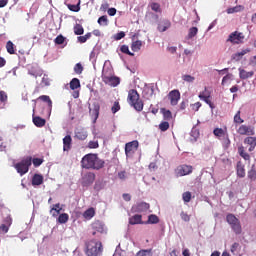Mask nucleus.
Segmentation results:
<instances>
[{"label": "nucleus", "mask_w": 256, "mask_h": 256, "mask_svg": "<svg viewBox=\"0 0 256 256\" xmlns=\"http://www.w3.org/2000/svg\"><path fill=\"white\" fill-rule=\"evenodd\" d=\"M79 87H81V82L79 81V78H73L70 81V89L72 91H75V89H79Z\"/></svg>", "instance_id": "34"}, {"label": "nucleus", "mask_w": 256, "mask_h": 256, "mask_svg": "<svg viewBox=\"0 0 256 256\" xmlns=\"http://www.w3.org/2000/svg\"><path fill=\"white\" fill-rule=\"evenodd\" d=\"M121 109V105L119 104V102H114L112 108H111V111L112 113H117V111H119Z\"/></svg>", "instance_id": "58"}, {"label": "nucleus", "mask_w": 256, "mask_h": 256, "mask_svg": "<svg viewBox=\"0 0 256 256\" xmlns=\"http://www.w3.org/2000/svg\"><path fill=\"white\" fill-rule=\"evenodd\" d=\"M159 129L160 131H163V132L167 131L169 129V122L167 121L161 122L159 124Z\"/></svg>", "instance_id": "51"}, {"label": "nucleus", "mask_w": 256, "mask_h": 256, "mask_svg": "<svg viewBox=\"0 0 256 256\" xmlns=\"http://www.w3.org/2000/svg\"><path fill=\"white\" fill-rule=\"evenodd\" d=\"M102 81L105 85H109L110 87H117L119 83H121V78L117 76H107V74H102Z\"/></svg>", "instance_id": "6"}, {"label": "nucleus", "mask_w": 256, "mask_h": 256, "mask_svg": "<svg viewBox=\"0 0 256 256\" xmlns=\"http://www.w3.org/2000/svg\"><path fill=\"white\" fill-rule=\"evenodd\" d=\"M182 199L184 203H189L191 201V192H184L182 194Z\"/></svg>", "instance_id": "52"}, {"label": "nucleus", "mask_w": 256, "mask_h": 256, "mask_svg": "<svg viewBox=\"0 0 256 256\" xmlns=\"http://www.w3.org/2000/svg\"><path fill=\"white\" fill-rule=\"evenodd\" d=\"M72 145H73V138H71V135H66L63 138V151H71Z\"/></svg>", "instance_id": "20"}, {"label": "nucleus", "mask_w": 256, "mask_h": 256, "mask_svg": "<svg viewBox=\"0 0 256 256\" xmlns=\"http://www.w3.org/2000/svg\"><path fill=\"white\" fill-rule=\"evenodd\" d=\"M182 79L186 82V83H193V81H195V77L189 75V74H185L182 76Z\"/></svg>", "instance_id": "53"}, {"label": "nucleus", "mask_w": 256, "mask_h": 256, "mask_svg": "<svg viewBox=\"0 0 256 256\" xmlns=\"http://www.w3.org/2000/svg\"><path fill=\"white\" fill-rule=\"evenodd\" d=\"M54 43H55L56 45H63V44L65 43V38H64V36L61 35V34L58 35V36L55 38Z\"/></svg>", "instance_id": "50"}, {"label": "nucleus", "mask_w": 256, "mask_h": 256, "mask_svg": "<svg viewBox=\"0 0 256 256\" xmlns=\"http://www.w3.org/2000/svg\"><path fill=\"white\" fill-rule=\"evenodd\" d=\"M237 249H239V243L235 242L232 246H231V253H235V251H237Z\"/></svg>", "instance_id": "63"}, {"label": "nucleus", "mask_w": 256, "mask_h": 256, "mask_svg": "<svg viewBox=\"0 0 256 256\" xmlns=\"http://www.w3.org/2000/svg\"><path fill=\"white\" fill-rule=\"evenodd\" d=\"M14 167L17 173L21 176L29 173V167H31V156L23 158L20 162L16 163Z\"/></svg>", "instance_id": "5"}, {"label": "nucleus", "mask_w": 256, "mask_h": 256, "mask_svg": "<svg viewBox=\"0 0 256 256\" xmlns=\"http://www.w3.org/2000/svg\"><path fill=\"white\" fill-rule=\"evenodd\" d=\"M236 173H237V176L240 178L245 177V166L241 164V162H238L237 164Z\"/></svg>", "instance_id": "31"}, {"label": "nucleus", "mask_w": 256, "mask_h": 256, "mask_svg": "<svg viewBox=\"0 0 256 256\" xmlns=\"http://www.w3.org/2000/svg\"><path fill=\"white\" fill-rule=\"evenodd\" d=\"M74 33L75 35H83V33H85V29H83L81 24H76L74 26Z\"/></svg>", "instance_id": "43"}, {"label": "nucleus", "mask_w": 256, "mask_h": 256, "mask_svg": "<svg viewBox=\"0 0 256 256\" xmlns=\"http://www.w3.org/2000/svg\"><path fill=\"white\" fill-rule=\"evenodd\" d=\"M120 51H121V53H125L126 55H130V57H134V55H135L133 52L129 51V46H127V45H122L120 47Z\"/></svg>", "instance_id": "45"}, {"label": "nucleus", "mask_w": 256, "mask_h": 256, "mask_svg": "<svg viewBox=\"0 0 256 256\" xmlns=\"http://www.w3.org/2000/svg\"><path fill=\"white\" fill-rule=\"evenodd\" d=\"M237 133L238 135H247L248 137H251L255 135V127L242 124L237 129Z\"/></svg>", "instance_id": "8"}, {"label": "nucleus", "mask_w": 256, "mask_h": 256, "mask_svg": "<svg viewBox=\"0 0 256 256\" xmlns=\"http://www.w3.org/2000/svg\"><path fill=\"white\" fill-rule=\"evenodd\" d=\"M81 167L83 169H103L105 167V161H103L97 154H86L81 160Z\"/></svg>", "instance_id": "1"}, {"label": "nucleus", "mask_w": 256, "mask_h": 256, "mask_svg": "<svg viewBox=\"0 0 256 256\" xmlns=\"http://www.w3.org/2000/svg\"><path fill=\"white\" fill-rule=\"evenodd\" d=\"M223 149H229L231 147V139L229 134L220 139Z\"/></svg>", "instance_id": "30"}, {"label": "nucleus", "mask_w": 256, "mask_h": 256, "mask_svg": "<svg viewBox=\"0 0 256 256\" xmlns=\"http://www.w3.org/2000/svg\"><path fill=\"white\" fill-rule=\"evenodd\" d=\"M244 145H248V151L251 153V151H255L256 147V137L249 136L244 139Z\"/></svg>", "instance_id": "18"}, {"label": "nucleus", "mask_w": 256, "mask_h": 256, "mask_svg": "<svg viewBox=\"0 0 256 256\" xmlns=\"http://www.w3.org/2000/svg\"><path fill=\"white\" fill-rule=\"evenodd\" d=\"M238 153L240 157H242V159H244L245 161H249V159H251V156L245 151V147L243 146H240L238 148Z\"/></svg>", "instance_id": "32"}, {"label": "nucleus", "mask_w": 256, "mask_h": 256, "mask_svg": "<svg viewBox=\"0 0 256 256\" xmlns=\"http://www.w3.org/2000/svg\"><path fill=\"white\" fill-rule=\"evenodd\" d=\"M145 223L146 225H157V223H159V217L155 214H151L148 216V220Z\"/></svg>", "instance_id": "29"}, {"label": "nucleus", "mask_w": 256, "mask_h": 256, "mask_svg": "<svg viewBox=\"0 0 256 256\" xmlns=\"http://www.w3.org/2000/svg\"><path fill=\"white\" fill-rule=\"evenodd\" d=\"M103 253V244L95 240L86 243V255L100 256Z\"/></svg>", "instance_id": "3"}, {"label": "nucleus", "mask_w": 256, "mask_h": 256, "mask_svg": "<svg viewBox=\"0 0 256 256\" xmlns=\"http://www.w3.org/2000/svg\"><path fill=\"white\" fill-rule=\"evenodd\" d=\"M253 75H255V72L253 71L247 72V70L239 68L240 79H250V77H253Z\"/></svg>", "instance_id": "26"}, {"label": "nucleus", "mask_w": 256, "mask_h": 256, "mask_svg": "<svg viewBox=\"0 0 256 256\" xmlns=\"http://www.w3.org/2000/svg\"><path fill=\"white\" fill-rule=\"evenodd\" d=\"M11 225H13V218L7 216L0 225V233H9V227H11Z\"/></svg>", "instance_id": "15"}, {"label": "nucleus", "mask_w": 256, "mask_h": 256, "mask_svg": "<svg viewBox=\"0 0 256 256\" xmlns=\"http://www.w3.org/2000/svg\"><path fill=\"white\" fill-rule=\"evenodd\" d=\"M127 101L129 105H131V107L135 109V111H138V112L143 111V107H144L143 100H141L139 96V92H137V90L135 89L129 90Z\"/></svg>", "instance_id": "2"}, {"label": "nucleus", "mask_w": 256, "mask_h": 256, "mask_svg": "<svg viewBox=\"0 0 256 256\" xmlns=\"http://www.w3.org/2000/svg\"><path fill=\"white\" fill-rule=\"evenodd\" d=\"M243 9H245V7H243L241 5H238V6H235V7H232V8H228L226 10V13H228V15H231L233 13H241V11H243Z\"/></svg>", "instance_id": "33"}, {"label": "nucleus", "mask_w": 256, "mask_h": 256, "mask_svg": "<svg viewBox=\"0 0 256 256\" xmlns=\"http://www.w3.org/2000/svg\"><path fill=\"white\" fill-rule=\"evenodd\" d=\"M97 233L103 234L105 233V225L101 223V221H95L92 224V235L95 236Z\"/></svg>", "instance_id": "16"}, {"label": "nucleus", "mask_w": 256, "mask_h": 256, "mask_svg": "<svg viewBox=\"0 0 256 256\" xmlns=\"http://www.w3.org/2000/svg\"><path fill=\"white\" fill-rule=\"evenodd\" d=\"M57 221H58V223H60L62 225L67 223V221H69V214H67V213L60 214Z\"/></svg>", "instance_id": "41"}, {"label": "nucleus", "mask_w": 256, "mask_h": 256, "mask_svg": "<svg viewBox=\"0 0 256 256\" xmlns=\"http://www.w3.org/2000/svg\"><path fill=\"white\" fill-rule=\"evenodd\" d=\"M149 7L151 8L152 11H154L155 13H161V4L157 3V2H152L149 4Z\"/></svg>", "instance_id": "40"}, {"label": "nucleus", "mask_w": 256, "mask_h": 256, "mask_svg": "<svg viewBox=\"0 0 256 256\" xmlns=\"http://www.w3.org/2000/svg\"><path fill=\"white\" fill-rule=\"evenodd\" d=\"M149 203L147 202H140L138 204H135L134 206H132V213H145L147 211H149Z\"/></svg>", "instance_id": "12"}, {"label": "nucleus", "mask_w": 256, "mask_h": 256, "mask_svg": "<svg viewBox=\"0 0 256 256\" xmlns=\"http://www.w3.org/2000/svg\"><path fill=\"white\" fill-rule=\"evenodd\" d=\"M170 27H171V20L164 19L158 24L157 29L159 33H165V31H167V29H170Z\"/></svg>", "instance_id": "19"}, {"label": "nucleus", "mask_w": 256, "mask_h": 256, "mask_svg": "<svg viewBox=\"0 0 256 256\" xmlns=\"http://www.w3.org/2000/svg\"><path fill=\"white\" fill-rule=\"evenodd\" d=\"M180 217L182 221H185L186 223H189L191 221V216L186 212H181Z\"/></svg>", "instance_id": "54"}, {"label": "nucleus", "mask_w": 256, "mask_h": 256, "mask_svg": "<svg viewBox=\"0 0 256 256\" xmlns=\"http://www.w3.org/2000/svg\"><path fill=\"white\" fill-rule=\"evenodd\" d=\"M6 50L9 55H15V44L12 41L6 43Z\"/></svg>", "instance_id": "39"}, {"label": "nucleus", "mask_w": 256, "mask_h": 256, "mask_svg": "<svg viewBox=\"0 0 256 256\" xmlns=\"http://www.w3.org/2000/svg\"><path fill=\"white\" fill-rule=\"evenodd\" d=\"M43 161V158H31V164L33 163L34 167H41Z\"/></svg>", "instance_id": "46"}, {"label": "nucleus", "mask_w": 256, "mask_h": 256, "mask_svg": "<svg viewBox=\"0 0 256 256\" xmlns=\"http://www.w3.org/2000/svg\"><path fill=\"white\" fill-rule=\"evenodd\" d=\"M122 197L124 201H131V194L124 193Z\"/></svg>", "instance_id": "64"}, {"label": "nucleus", "mask_w": 256, "mask_h": 256, "mask_svg": "<svg viewBox=\"0 0 256 256\" xmlns=\"http://www.w3.org/2000/svg\"><path fill=\"white\" fill-rule=\"evenodd\" d=\"M107 13L110 15V17H115V15H117V9L109 8Z\"/></svg>", "instance_id": "61"}, {"label": "nucleus", "mask_w": 256, "mask_h": 256, "mask_svg": "<svg viewBox=\"0 0 256 256\" xmlns=\"http://www.w3.org/2000/svg\"><path fill=\"white\" fill-rule=\"evenodd\" d=\"M226 221L236 235H241L243 231L241 228V221H239V219L234 214H227Z\"/></svg>", "instance_id": "4"}, {"label": "nucleus", "mask_w": 256, "mask_h": 256, "mask_svg": "<svg viewBox=\"0 0 256 256\" xmlns=\"http://www.w3.org/2000/svg\"><path fill=\"white\" fill-rule=\"evenodd\" d=\"M119 179L125 180L127 179V173L125 171H121L118 173Z\"/></svg>", "instance_id": "62"}, {"label": "nucleus", "mask_w": 256, "mask_h": 256, "mask_svg": "<svg viewBox=\"0 0 256 256\" xmlns=\"http://www.w3.org/2000/svg\"><path fill=\"white\" fill-rule=\"evenodd\" d=\"M198 97L201 101H205L206 104L209 105L210 109H215V104L211 102V91H209L207 87L204 88V91L199 93Z\"/></svg>", "instance_id": "7"}, {"label": "nucleus", "mask_w": 256, "mask_h": 256, "mask_svg": "<svg viewBox=\"0 0 256 256\" xmlns=\"http://www.w3.org/2000/svg\"><path fill=\"white\" fill-rule=\"evenodd\" d=\"M55 211L57 215H59L61 213V204L57 203L54 205V207L51 209V212ZM56 214H53V216L55 217Z\"/></svg>", "instance_id": "56"}, {"label": "nucleus", "mask_w": 256, "mask_h": 256, "mask_svg": "<svg viewBox=\"0 0 256 256\" xmlns=\"http://www.w3.org/2000/svg\"><path fill=\"white\" fill-rule=\"evenodd\" d=\"M248 179H250V181H256V170H255V167H252L248 171Z\"/></svg>", "instance_id": "47"}, {"label": "nucleus", "mask_w": 256, "mask_h": 256, "mask_svg": "<svg viewBox=\"0 0 256 256\" xmlns=\"http://www.w3.org/2000/svg\"><path fill=\"white\" fill-rule=\"evenodd\" d=\"M136 256H151V250H140L136 253Z\"/></svg>", "instance_id": "57"}, {"label": "nucleus", "mask_w": 256, "mask_h": 256, "mask_svg": "<svg viewBox=\"0 0 256 256\" xmlns=\"http://www.w3.org/2000/svg\"><path fill=\"white\" fill-rule=\"evenodd\" d=\"M130 225H143V216L141 214H135L129 218Z\"/></svg>", "instance_id": "22"}, {"label": "nucleus", "mask_w": 256, "mask_h": 256, "mask_svg": "<svg viewBox=\"0 0 256 256\" xmlns=\"http://www.w3.org/2000/svg\"><path fill=\"white\" fill-rule=\"evenodd\" d=\"M89 149H98L99 147V142L98 141H90L88 143Z\"/></svg>", "instance_id": "59"}, {"label": "nucleus", "mask_w": 256, "mask_h": 256, "mask_svg": "<svg viewBox=\"0 0 256 256\" xmlns=\"http://www.w3.org/2000/svg\"><path fill=\"white\" fill-rule=\"evenodd\" d=\"M74 72L76 73V75H81V73H83V65L81 63H77L74 66Z\"/></svg>", "instance_id": "49"}, {"label": "nucleus", "mask_w": 256, "mask_h": 256, "mask_svg": "<svg viewBox=\"0 0 256 256\" xmlns=\"http://www.w3.org/2000/svg\"><path fill=\"white\" fill-rule=\"evenodd\" d=\"M243 39H245L243 33L235 31L229 35L227 41L233 43L234 45H239V43H243Z\"/></svg>", "instance_id": "9"}, {"label": "nucleus", "mask_w": 256, "mask_h": 256, "mask_svg": "<svg viewBox=\"0 0 256 256\" xmlns=\"http://www.w3.org/2000/svg\"><path fill=\"white\" fill-rule=\"evenodd\" d=\"M177 171L180 177H185V175H191L193 173V166L184 164L179 166Z\"/></svg>", "instance_id": "14"}, {"label": "nucleus", "mask_w": 256, "mask_h": 256, "mask_svg": "<svg viewBox=\"0 0 256 256\" xmlns=\"http://www.w3.org/2000/svg\"><path fill=\"white\" fill-rule=\"evenodd\" d=\"M137 149H139V141L134 140V141L126 143L125 144L126 157H129V155H133V153H135V151H137Z\"/></svg>", "instance_id": "10"}, {"label": "nucleus", "mask_w": 256, "mask_h": 256, "mask_svg": "<svg viewBox=\"0 0 256 256\" xmlns=\"http://www.w3.org/2000/svg\"><path fill=\"white\" fill-rule=\"evenodd\" d=\"M98 24L107 27V25H109V19H107V15L98 18Z\"/></svg>", "instance_id": "44"}, {"label": "nucleus", "mask_w": 256, "mask_h": 256, "mask_svg": "<svg viewBox=\"0 0 256 256\" xmlns=\"http://www.w3.org/2000/svg\"><path fill=\"white\" fill-rule=\"evenodd\" d=\"M234 123L241 125V123H245V120L241 118V111H238L234 116Z\"/></svg>", "instance_id": "48"}, {"label": "nucleus", "mask_w": 256, "mask_h": 256, "mask_svg": "<svg viewBox=\"0 0 256 256\" xmlns=\"http://www.w3.org/2000/svg\"><path fill=\"white\" fill-rule=\"evenodd\" d=\"M142 45H143V42H141L140 40H136L132 43L131 49L132 51H134V53H136L137 51H141Z\"/></svg>", "instance_id": "37"}, {"label": "nucleus", "mask_w": 256, "mask_h": 256, "mask_svg": "<svg viewBox=\"0 0 256 256\" xmlns=\"http://www.w3.org/2000/svg\"><path fill=\"white\" fill-rule=\"evenodd\" d=\"M168 99L170 101V105L175 107L179 103V99H181V92L179 90H172L168 93Z\"/></svg>", "instance_id": "11"}, {"label": "nucleus", "mask_w": 256, "mask_h": 256, "mask_svg": "<svg viewBox=\"0 0 256 256\" xmlns=\"http://www.w3.org/2000/svg\"><path fill=\"white\" fill-rule=\"evenodd\" d=\"M32 121L36 127H45V124L47 123V120L44 118H41L40 116H35V113L32 116Z\"/></svg>", "instance_id": "23"}, {"label": "nucleus", "mask_w": 256, "mask_h": 256, "mask_svg": "<svg viewBox=\"0 0 256 256\" xmlns=\"http://www.w3.org/2000/svg\"><path fill=\"white\" fill-rule=\"evenodd\" d=\"M89 134L87 133V130L85 128H76L75 130V137L76 139H79V141H85Z\"/></svg>", "instance_id": "17"}, {"label": "nucleus", "mask_w": 256, "mask_h": 256, "mask_svg": "<svg viewBox=\"0 0 256 256\" xmlns=\"http://www.w3.org/2000/svg\"><path fill=\"white\" fill-rule=\"evenodd\" d=\"M38 100L43 101L44 103H47L49 112L51 113V110L53 109V101H51V98L47 95H42L38 97Z\"/></svg>", "instance_id": "27"}, {"label": "nucleus", "mask_w": 256, "mask_h": 256, "mask_svg": "<svg viewBox=\"0 0 256 256\" xmlns=\"http://www.w3.org/2000/svg\"><path fill=\"white\" fill-rule=\"evenodd\" d=\"M100 109H101V106L99 105V103H94L93 104V109H90V115L92 117H94L95 121H97V119H99Z\"/></svg>", "instance_id": "24"}, {"label": "nucleus", "mask_w": 256, "mask_h": 256, "mask_svg": "<svg viewBox=\"0 0 256 256\" xmlns=\"http://www.w3.org/2000/svg\"><path fill=\"white\" fill-rule=\"evenodd\" d=\"M0 101L2 103H5V101H7V93H5V91H0Z\"/></svg>", "instance_id": "60"}, {"label": "nucleus", "mask_w": 256, "mask_h": 256, "mask_svg": "<svg viewBox=\"0 0 256 256\" xmlns=\"http://www.w3.org/2000/svg\"><path fill=\"white\" fill-rule=\"evenodd\" d=\"M199 33V29L197 27H191L188 31L187 39H193Z\"/></svg>", "instance_id": "42"}, {"label": "nucleus", "mask_w": 256, "mask_h": 256, "mask_svg": "<svg viewBox=\"0 0 256 256\" xmlns=\"http://www.w3.org/2000/svg\"><path fill=\"white\" fill-rule=\"evenodd\" d=\"M32 185H33V187L43 185V175L34 174L33 177H32Z\"/></svg>", "instance_id": "25"}, {"label": "nucleus", "mask_w": 256, "mask_h": 256, "mask_svg": "<svg viewBox=\"0 0 256 256\" xmlns=\"http://www.w3.org/2000/svg\"><path fill=\"white\" fill-rule=\"evenodd\" d=\"M249 53V49L242 50L241 52H237L232 55L233 61H241L243 59L244 55H247Z\"/></svg>", "instance_id": "28"}, {"label": "nucleus", "mask_w": 256, "mask_h": 256, "mask_svg": "<svg viewBox=\"0 0 256 256\" xmlns=\"http://www.w3.org/2000/svg\"><path fill=\"white\" fill-rule=\"evenodd\" d=\"M229 133L227 132V127L223 128H215L213 130V135L215 137H217L219 139V141L221 139H223L226 135H228Z\"/></svg>", "instance_id": "21"}, {"label": "nucleus", "mask_w": 256, "mask_h": 256, "mask_svg": "<svg viewBox=\"0 0 256 256\" xmlns=\"http://www.w3.org/2000/svg\"><path fill=\"white\" fill-rule=\"evenodd\" d=\"M67 7L69 9V11H72L73 13H79V11H81V2H79L78 4H67Z\"/></svg>", "instance_id": "36"}, {"label": "nucleus", "mask_w": 256, "mask_h": 256, "mask_svg": "<svg viewBox=\"0 0 256 256\" xmlns=\"http://www.w3.org/2000/svg\"><path fill=\"white\" fill-rule=\"evenodd\" d=\"M94 182H95V173L93 172H87L82 177L83 187H89V185H93Z\"/></svg>", "instance_id": "13"}, {"label": "nucleus", "mask_w": 256, "mask_h": 256, "mask_svg": "<svg viewBox=\"0 0 256 256\" xmlns=\"http://www.w3.org/2000/svg\"><path fill=\"white\" fill-rule=\"evenodd\" d=\"M125 38V32L121 31L113 36L114 41H121V39Z\"/></svg>", "instance_id": "55"}, {"label": "nucleus", "mask_w": 256, "mask_h": 256, "mask_svg": "<svg viewBox=\"0 0 256 256\" xmlns=\"http://www.w3.org/2000/svg\"><path fill=\"white\" fill-rule=\"evenodd\" d=\"M83 217L85 219H93V217H95V209L94 208H89L87 209L84 214Z\"/></svg>", "instance_id": "38"}, {"label": "nucleus", "mask_w": 256, "mask_h": 256, "mask_svg": "<svg viewBox=\"0 0 256 256\" xmlns=\"http://www.w3.org/2000/svg\"><path fill=\"white\" fill-rule=\"evenodd\" d=\"M161 113L163 114V118L165 121H171L173 119V114L170 112V110L162 108Z\"/></svg>", "instance_id": "35"}]
</instances>
